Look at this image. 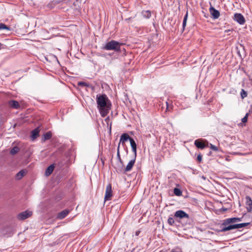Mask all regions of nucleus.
Instances as JSON below:
<instances>
[{"instance_id":"1","label":"nucleus","mask_w":252,"mask_h":252,"mask_svg":"<svg viewBox=\"0 0 252 252\" xmlns=\"http://www.w3.org/2000/svg\"><path fill=\"white\" fill-rule=\"evenodd\" d=\"M97 108L102 117H105L110 109L111 103L106 94H100L96 96Z\"/></svg>"},{"instance_id":"2","label":"nucleus","mask_w":252,"mask_h":252,"mask_svg":"<svg viewBox=\"0 0 252 252\" xmlns=\"http://www.w3.org/2000/svg\"><path fill=\"white\" fill-rule=\"evenodd\" d=\"M221 231L225 232L236 228V218L225 219L222 221L220 226Z\"/></svg>"},{"instance_id":"3","label":"nucleus","mask_w":252,"mask_h":252,"mask_svg":"<svg viewBox=\"0 0 252 252\" xmlns=\"http://www.w3.org/2000/svg\"><path fill=\"white\" fill-rule=\"evenodd\" d=\"M122 43H121L117 41L112 40L109 42H107L102 48L106 50H114L116 52H119L121 51V46Z\"/></svg>"},{"instance_id":"4","label":"nucleus","mask_w":252,"mask_h":252,"mask_svg":"<svg viewBox=\"0 0 252 252\" xmlns=\"http://www.w3.org/2000/svg\"><path fill=\"white\" fill-rule=\"evenodd\" d=\"M112 196V186L111 184H109L107 185L106 188V190L105 193L104 200H110L111 199Z\"/></svg>"},{"instance_id":"5","label":"nucleus","mask_w":252,"mask_h":252,"mask_svg":"<svg viewBox=\"0 0 252 252\" xmlns=\"http://www.w3.org/2000/svg\"><path fill=\"white\" fill-rule=\"evenodd\" d=\"M32 214V212L26 211L18 214L17 218L19 220H24L31 217Z\"/></svg>"},{"instance_id":"6","label":"nucleus","mask_w":252,"mask_h":252,"mask_svg":"<svg viewBox=\"0 0 252 252\" xmlns=\"http://www.w3.org/2000/svg\"><path fill=\"white\" fill-rule=\"evenodd\" d=\"M245 204L248 212H251L252 211V200L249 196H246Z\"/></svg>"},{"instance_id":"7","label":"nucleus","mask_w":252,"mask_h":252,"mask_svg":"<svg viewBox=\"0 0 252 252\" xmlns=\"http://www.w3.org/2000/svg\"><path fill=\"white\" fill-rule=\"evenodd\" d=\"M174 216L180 219L189 218V215L183 210L177 211L175 213Z\"/></svg>"},{"instance_id":"8","label":"nucleus","mask_w":252,"mask_h":252,"mask_svg":"<svg viewBox=\"0 0 252 252\" xmlns=\"http://www.w3.org/2000/svg\"><path fill=\"white\" fill-rule=\"evenodd\" d=\"M194 145L195 146L200 149H203L207 146V145L204 142V141L202 139H197L194 141Z\"/></svg>"},{"instance_id":"9","label":"nucleus","mask_w":252,"mask_h":252,"mask_svg":"<svg viewBox=\"0 0 252 252\" xmlns=\"http://www.w3.org/2000/svg\"><path fill=\"white\" fill-rule=\"evenodd\" d=\"M209 12L214 19H218L220 17V13L219 11L213 6L210 7Z\"/></svg>"},{"instance_id":"10","label":"nucleus","mask_w":252,"mask_h":252,"mask_svg":"<svg viewBox=\"0 0 252 252\" xmlns=\"http://www.w3.org/2000/svg\"><path fill=\"white\" fill-rule=\"evenodd\" d=\"M128 134L125 133H123L121 136L120 140V143L119 144V145L120 146V144L121 143H122L123 144H125V143L128 140L130 141V139H131Z\"/></svg>"},{"instance_id":"11","label":"nucleus","mask_w":252,"mask_h":252,"mask_svg":"<svg viewBox=\"0 0 252 252\" xmlns=\"http://www.w3.org/2000/svg\"><path fill=\"white\" fill-rule=\"evenodd\" d=\"M135 159H136V158L134 157V159L131 160L128 162V163L127 164L126 168H125V170H124L125 172H127L130 171L132 169V168L135 163Z\"/></svg>"},{"instance_id":"12","label":"nucleus","mask_w":252,"mask_h":252,"mask_svg":"<svg viewBox=\"0 0 252 252\" xmlns=\"http://www.w3.org/2000/svg\"><path fill=\"white\" fill-rule=\"evenodd\" d=\"M69 212V211L68 210L65 209V210L61 211L59 213H58V216H57V218L58 219L62 220V219L64 218L66 216H67V215L68 214Z\"/></svg>"},{"instance_id":"13","label":"nucleus","mask_w":252,"mask_h":252,"mask_svg":"<svg viewBox=\"0 0 252 252\" xmlns=\"http://www.w3.org/2000/svg\"><path fill=\"white\" fill-rule=\"evenodd\" d=\"M9 105L12 108L18 109L20 106L19 102L16 100H10L8 102Z\"/></svg>"},{"instance_id":"14","label":"nucleus","mask_w":252,"mask_h":252,"mask_svg":"<svg viewBox=\"0 0 252 252\" xmlns=\"http://www.w3.org/2000/svg\"><path fill=\"white\" fill-rule=\"evenodd\" d=\"M129 141H130V146L131 147L132 151L134 154L135 158H136V149H137L136 148V144L134 140L132 138L130 139Z\"/></svg>"},{"instance_id":"15","label":"nucleus","mask_w":252,"mask_h":252,"mask_svg":"<svg viewBox=\"0 0 252 252\" xmlns=\"http://www.w3.org/2000/svg\"><path fill=\"white\" fill-rule=\"evenodd\" d=\"M246 22L244 17L240 13H237V23L243 25Z\"/></svg>"},{"instance_id":"16","label":"nucleus","mask_w":252,"mask_h":252,"mask_svg":"<svg viewBox=\"0 0 252 252\" xmlns=\"http://www.w3.org/2000/svg\"><path fill=\"white\" fill-rule=\"evenodd\" d=\"M55 166L53 164H52L48 167V168L46 169L45 171V175L46 176H49L51 173L53 172V170L54 169Z\"/></svg>"},{"instance_id":"17","label":"nucleus","mask_w":252,"mask_h":252,"mask_svg":"<svg viewBox=\"0 0 252 252\" xmlns=\"http://www.w3.org/2000/svg\"><path fill=\"white\" fill-rule=\"evenodd\" d=\"M25 174L26 172L24 170H22L17 173L16 175V178L17 179L20 180L21 178H22Z\"/></svg>"},{"instance_id":"18","label":"nucleus","mask_w":252,"mask_h":252,"mask_svg":"<svg viewBox=\"0 0 252 252\" xmlns=\"http://www.w3.org/2000/svg\"><path fill=\"white\" fill-rule=\"evenodd\" d=\"M143 16L146 18H149L151 16V12L150 10H145L142 12Z\"/></svg>"},{"instance_id":"19","label":"nucleus","mask_w":252,"mask_h":252,"mask_svg":"<svg viewBox=\"0 0 252 252\" xmlns=\"http://www.w3.org/2000/svg\"><path fill=\"white\" fill-rule=\"evenodd\" d=\"M39 132V130H38V128H35V129L32 130V137L33 138H36L38 136Z\"/></svg>"},{"instance_id":"20","label":"nucleus","mask_w":252,"mask_h":252,"mask_svg":"<svg viewBox=\"0 0 252 252\" xmlns=\"http://www.w3.org/2000/svg\"><path fill=\"white\" fill-rule=\"evenodd\" d=\"M2 30L10 31V28L9 27L7 26V25H6L5 24L0 23V30Z\"/></svg>"},{"instance_id":"21","label":"nucleus","mask_w":252,"mask_h":252,"mask_svg":"<svg viewBox=\"0 0 252 252\" xmlns=\"http://www.w3.org/2000/svg\"><path fill=\"white\" fill-rule=\"evenodd\" d=\"M166 111H170L171 110H172V109L173 108V106L171 102V103H169V102L166 101Z\"/></svg>"},{"instance_id":"22","label":"nucleus","mask_w":252,"mask_h":252,"mask_svg":"<svg viewBox=\"0 0 252 252\" xmlns=\"http://www.w3.org/2000/svg\"><path fill=\"white\" fill-rule=\"evenodd\" d=\"M19 151V148L18 147H14V148H13L10 152V153L13 155H15V154L17 153Z\"/></svg>"},{"instance_id":"23","label":"nucleus","mask_w":252,"mask_h":252,"mask_svg":"<svg viewBox=\"0 0 252 252\" xmlns=\"http://www.w3.org/2000/svg\"><path fill=\"white\" fill-rule=\"evenodd\" d=\"M250 222H245V223H237V229H240L242 227L247 226L250 224Z\"/></svg>"},{"instance_id":"24","label":"nucleus","mask_w":252,"mask_h":252,"mask_svg":"<svg viewBox=\"0 0 252 252\" xmlns=\"http://www.w3.org/2000/svg\"><path fill=\"white\" fill-rule=\"evenodd\" d=\"M174 193L176 195L180 196H181L182 195V192L181 190L179 189H178V188H175L174 189Z\"/></svg>"},{"instance_id":"25","label":"nucleus","mask_w":252,"mask_h":252,"mask_svg":"<svg viewBox=\"0 0 252 252\" xmlns=\"http://www.w3.org/2000/svg\"><path fill=\"white\" fill-rule=\"evenodd\" d=\"M188 17V12H187V13L186 14V15H185L184 18V20H183V30H184V29H185V27L186 26Z\"/></svg>"},{"instance_id":"26","label":"nucleus","mask_w":252,"mask_h":252,"mask_svg":"<svg viewBox=\"0 0 252 252\" xmlns=\"http://www.w3.org/2000/svg\"><path fill=\"white\" fill-rule=\"evenodd\" d=\"M52 137V134L50 132H48L46 133L45 134H44V140H49Z\"/></svg>"},{"instance_id":"27","label":"nucleus","mask_w":252,"mask_h":252,"mask_svg":"<svg viewBox=\"0 0 252 252\" xmlns=\"http://www.w3.org/2000/svg\"><path fill=\"white\" fill-rule=\"evenodd\" d=\"M240 94H241V98L242 99H244V98H245L247 96L248 94H247V92L246 91H245L243 89H242Z\"/></svg>"},{"instance_id":"28","label":"nucleus","mask_w":252,"mask_h":252,"mask_svg":"<svg viewBox=\"0 0 252 252\" xmlns=\"http://www.w3.org/2000/svg\"><path fill=\"white\" fill-rule=\"evenodd\" d=\"M167 222L170 225H173L175 222V221L173 218L169 217L168 219Z\"/></svg>"},{"instance_id":"29","label":"nucleus","mask_w":252,"mask_h":252,"mask_svg":"<svg viewBox=\"0 0 252 252\" xmlns=\"http://www.w3.org/2000/svg\"><path fill=\"white\" fill-rule=\"evenodd\" d=\"M248 116H249V113H247L246 114L245 117L242 119L241 121L243 123H246L247 122Z\"/></svg>"},{"instance_id":"30","label":"nucleus","mask_w":252,"mask_h":252,"mask_svg":"<svg viewBox=\"0 0 252 252\" xmlns=\"http://www.w3.org/2000/svg\"><path fill=\"white\" fill-rule=\"evenodd\" d=\"M117 157H118V158L119 159V160H120V161L123 163V161L122 160V159L121 158V157H120V152H119V145L118 146V150H117Z\"/></svg>"},{"instance_id":"31","label":"nucleus","mask_w":252,"mask_h":252,"mask_svg":"<svg viewBox=\"0 0 252 252\" xmlns=\"http://www.w3.org/2000/svg\"><path fill=\"white\" fill-rule=\"evenodd\" d=\"M78 84L80 86H88V85L84 82H78Z\"/></svg>"},{"instance_id":"32","label":"nucleus","mask_w":252,"mask_h":252,"mask_svg":"<svg viewBox=\"0 0 252 252\" xmlns=\"http://www.w3.org/2000/svg\"><path fill=\"white\" fill-rule=\"evenodd\" d=\"M197 160L198 162L200 163L202 161V156L201 155H198L197 157Z\"/></svg>"},{"instance_id":"33","label":"nucleus","mask_w":252,"mask_h":252,"mask_svg":"<svg viewBox=\"0 0 252 252\" xmlns=\"http://www.w3.org/2000/svg\"><path fill=\"white\" fill-rule=\"evenodd\" d=\"M211 149H212L213 150L215 151L218 150L217 147L212 144H211Z\"/></svg>"},{"instance_id":"34","label":"nucleus","mask_w":252,"mask_h":252,"mask_svg":"<svg viewBox=\"0 0 252 252\" xmlns=\"http://www.w3.org/2000/svg\"><path fill=\"white\" fill-rule=\"evenodd\" d=\"M140 233V230H137V231H136L135 234H136V236H138L139 234Z\"/></svg>"},{"instance_id":"35","label":"nucleus","mask_w":252,"mask_h":252,"mask_svg":"<svg viewBox=\"0 0 252 252\" xmlns=\"http://www.w3.org/2000/svg\"><path fill=\"white\" fill-rule=\"evenodd\" d=\"M233 19L234 20H236V13L234 14Z\"/></svg>"},{"instance_id":"36","label":"nucleus","mask_w":252,"mask_h":252,"mask_svg":"<svg viewBox=\"0 0 252 252\" xmlns=\"http://www.w3.org/2000/svg\"><path fill=\"white\" fill-rule=\"evenodd\" d=\"M221 210H222L223 212H224V211H226V210H227V209H226V208H225V209L222 208V209H221Z\"/></svg>"},{"instance_id":"37","label":"nucleus","mask_w":252,"mask_h":252,"mask_svg":"<svg viewBox=\"0 0 252 252\" xmlns=\"http://www.w3.org/2000/svg\"><path fill=\"white\" fill-rule=\"evenodd\" d=\"M2 46V44L0 43V49H1Z\"/></svg>"},{"instance_id":"38","label":"nucleus","mask_w":252,"mask_h":252,"mask_svg":"<svg viewBox=\"0 0 252 252\" xmlns=\"http://www.w3.org/2000/svg\"><path fill=\"white\" fill-rule=\"evenodd\" d=\"M237 220L238 221H240V219L239 218H237Z\"/></svg>"},{"instance_id":"39","label":"nucleus","mask_w":252,"mask_h":252,"mask_svg":"<svg viewBox=\"0 0 252 252\" xmlns=\"http://www.w3.org/2000/svg\"><path fill=\"white\" fill-rule=\"evenodd\" d=\"M171 252H176L174 250H172V251Z\"/></svg>"},{"instance_id":"40","label":"nucleus","mask_w":252,"mask_h":252,"mask_svg":"<svg viewBox=\"0 0 252 252\" xmlns=\"http://www.w3.org/2000/svg\"><path fill=\"white\" fill-rule=\"evenodd\" d=\"M237 54L238 55H239L240 56H241V55H240V53H239V52H237Z\"/></svg>"}]
</instances>
